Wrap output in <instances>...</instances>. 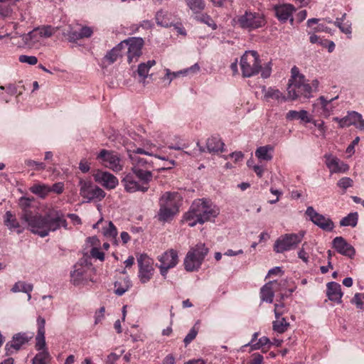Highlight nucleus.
<instances>
[{
    "mask_svg": "<svg viewBox=\"0 0 364 364\" xmlns=\"http://www.w3.org/2000/svg\"><path fill=\"white\" fill-rule=\"evenodd\" d=\"M286 119L289 121L300 119L305 123H311V118L309 116L307 111L301 109L300 111L290 110L286 114Z\"/></svg>",
    "mask_w": 364,
    "mask_h": 364,
    "instance_id": "30",
    "label": "nucleus"
},
{
    "mask_svg": "<svg viewBox=\"0 0 364 364\" xmlns=\"http://www.w3.org/2000/svg\"><path fill=\"white\" fill-rule=\"evenodd\" d=\"M120 43H123V49L127 48V58L129 63L136 62L141 55V49L144 41L141 38L132 37L126 39Z\"/></svg>",
    "mask_w": 364,
    "mask_h": 364,
    "instance_id": "11",
    "label": "nucleus"
},
{
    "mask_svg": "<svg viewBox=\"0 0 364 364\" xmlns=\"http://www.w3.org/2000/svg\"><path fill=\"white\" fill-rule=\"evenodd\" d=\"M25 164L28 167H35V170L37 171L44 170L46 168V164L44 163L38 162L31 159L26 160Z\"/></svg>",
    "mask_w": 364,
    "mask_h": 364,
    "instance_id": "52",
    "label": "nucleus"
},
{
    "mask_svg": "<svg viewBox=\"0 0 364 364\" xmlns=\"http://www.w3.org/2000/svg\"><path fill=\"white\" fill-rule=\"evenodd\" d=\"M65 36L68 37V39L70 42H75L77 40L81 39L80 31H69Z\"/></svg>",
    "mask_w": 364,
    "mask_h": 364,
    "instance_id": "55",
    "label": "nucleus"
},
{
    "mask_svg": "<svg viewBox=\"0 0 364 364\" xmlns=\"http://www.w3.org/2000/svg\"><path fill=\"white\" fill-rule=\"evenodd\" d=\"M280 285L277 281L269 282L265 284L260 289V298L262 301L272 303L274 296V290L277 286Z\"/></svg>",
    "mask_w": 364,
    "mask_h": 364,
    "instance_id": "24",
    "label": "nucleus"
},
{
    "mask_svg": "<svg viewBox=\"0 0 364 364\" xmlns=\"http://www.w3.org/2000/svg\"><path fill=\"white\" fill-rule=\"evenodd\" d=\"M45 325L46 320L42 316H39L37 318V326H38V332L37 333H45Z\"/></svg>",
    "mask_w": 364,
    "mask_h": 364,
    "instance_id": "59",
    "label": "nucleus"
},
{
    "mask_svg": "<svg viewBox=\"0 0 364 364\" xmlns=\"http://www.w3.org/2000/svg\"><path fill=\"white\" fill-rule=\"evenodd\" d=\"M160 208L158 212V219L162 222H166L171 220L174 215H176L178 212L174 211L170 208H165L164 206L159 205Z\"/></svg>",
    "mask_w": 364,
    "mask_h": 364,
    "instance_id": "42",
    "label": "nucleus"
},
{
    "mask_svg": "<svg viewBox=\"0 0 364 364\" xmlns=\"http://www.w3.org/2000/svg\"><path fill=\"white\" fill-rule=\"evenodd\" d=\"M338 97L332 98L330 100H327L323 96H321L316 102L314 104V109H318L319 114L325 117H328L333 111L334 107L331 105V102Z\"/></svg>",
    "mask_w": 364,
    "mask_h": 364,
    "instance_id": "21",
    "label": "nucleus"
},
{
    "mask_svg": "<svg viewBox=\"0 0 364 364\" xmlns=\"http://www.w3.org/2000/svg\"><path fill=\"white\" fill-rule=\"evenodd\" d=\"M326 165L328 168L330 172L333 173H344L349 168L348 164L341 161L336 156L332 155H325Z\"/></svg>",
    "mask_w": 364,
    "mask_h": 364,
    "instance_id": "19",
    "label": "nucleus"
},
{
    "mask_svg": "<svg viewBox=\"0 0 364 364\" xmlns=\"http://www.w3.org/2000/svg\"><path fill=\"white\" fill-rule=\"evenodd\" d=\"M156 21L159 26L168 28L172 26L171 18L167 14L162 10L159 11L156 14Z\"/></svg>",
    "mask_w": 364,
    "mask_h": 364,
    "instance_id": "38",
    "label": "nucleus"
},
{
    "mask_svg": "<svg viewBox=\"0 0 364 364\" xmlns=\"http://www.w3.org/2000/svg\"><path fill=\"white\" fill-rule=\"evenodd\" d=\"M93 31L92 29L90 27L88 26H84L81 28L80 31V34L81 39L83 38H89L92 36Z\"/></svg>",
    "mask_w": 364,
    "mask_h": 364,
    "instance_id": "61",
    "label": "nucleus"
},
{
    "mask_svg": "<svg viewBox=\"0 0 364 364\" xmlns=\"http://www.w3.org/2000/svg\"><path fill=\"white\" fill-rule=\"evenodd\" d=\"M291 78L289 79V82H294L295 81L301 80L305 78L304 75L299 73V68L296 66H294L291 70Z\"/></svg>",
    "mask_w": 364,
    "mask_h": 364,
    "instance_id": "50",
    "label": "nucleus"
},
{
    "mask_svg": "<svg viewBox=\"0 0 364 364\" xmlns=\"http://www.w3.org/2000/svg\"><path fill=\"white\" fill-rule=\"evenodd\" d=\"M55 28L51 26H44L41 28H36L28 33L26 40L29 39L34 42L39 41L37 38L38 36L43 38H50L55 33Z\"/></svg>",
    "mask_w": 364,
    "mask_h": 364,
    "instance_id": "23",
    "label": "nucleus"
},
{
    "mask_svg": "<svg viewBox=\"0 0 364 364\" xmlns=\"http://www.w3.org/2000/svg\"><path fill=\"white\" fill-rule=\"evenodd\" d=\"M93 177L97 183L107 189H114L119 183L117 177L107 171H97Z\"/></svg>",
    "mask_w": 364,
    "mask_h": 364,
    "instance_id": "17",
    "label": "nucleus"
},
{
    "mask_svg": "<svg viewBox=\"0 0 364 364\" xmlns=\"http://www.w3.org/2000/svg\"><path fill=\"white\" fill-rule=\"evenodd\" d=\"M156 146L149 142L147 141L144 144V148H136L133 149L134 154H145L148 156H154L152 149L155 148Z\"/></svg>",
    "mask_w": 364,
    "mask_h": 364,
    "instance_id": "46",
    "label": "nucleus"
},
{
    "mask_svg": "<svg viewBox=\"0 0 364 364\" xmlns=\"http://www.w3.org/2000/svg\"><path fill=\"white\" fill-rule=\"evenodd\" d=\"M274 146L266 145L258 147L255 151V156L260 161H271L273 158Z\"/></svg>",
    "mask_w": 364,
    "mask_h": 364,
    "instance_id": "28",
    "label": "nucleus"
},
{
    "mask_svg": "<svg viewBox=\"0 0 364 364\" xmlns=\"http://www.w3.org/2000/svg\"><path fill=\"white\" fill-rule=\"evenodd\" d=\"M269 343H270V340L266 336H262V338H260L258 340L257 342H256L254 345H252V350H259V349L262 348V347H264L267 345H269Z\"/></svg>",
    "mask_w": 364,
    "mask_h": 364,
    "instance_id": "51",
    "label": "nucleus"
},
{
    "mask_svg": "<svg viewBox=\"0 0 364 364\" xmlns=\"http://www.w3.org/2000/svg\"><path fill=\"white\" fill-rule=\"evenodd\" d=\"M156 64L154 60H148L146 63H140L138 65L137 73L142 77L143 81L147 77L150 68Z\"/></svg>",
    "mask_w": 364,
    "mask_h": 364,
    "instance_id": "39",
    "label": "nucleus"
},
{
    "mask_svg": "<svg viewBox=\"0 0 364 364\" xmlns=\"http://www.w3.org/2000/svg\"><path fill=\"white\" fill-rule=\"evenodd\" d=\"M105 167L117 172L122 170L123 166L119 154L114 151L102 149L96 156Z\"/></svg>",
    "mask_w": 364,
    "mask_h": 364,
    "instance_id": "7",
    "label": "nucleus"
},
{
    "mask_svg": "<svg viewBox=\"0 0 364 364\" xmlns=\"http://www.w3.org/2000/svg\"><path fill=\"white\" fill-rule=\"evenodd\" d=\"M181 75H185L183 70L178 72H171L169 69H166V76L170 80V82Z\"/></svg>",
    "mask_w": 364,
    "mask_h": 364,
    "instance_id": "62",
    "label": "nucleus"
},
{
    "mask_svg": "<svg viewBox=\"0 0 364 364\" xmlns=\"http://www.w3.org/2000/svg\"><path fill=\"white\" fill-rule=\"evenodd\" d=\"M90 255L93 258L99 259L100 261L105 259V254L97 247H92L90 251Z\"/></svg>",
    "mask_w": 364,
    "mask_h": 364,
    "instance_id": "58",
    "label": "nucleus"
},
{
    "mask_svg": "<svg viewBox=\"0 0 364 364\" xmlns=\"http://www.w3.org/2000/svg\"><path fill=\"white\" fill-rule=\"evenodd\" d=\"M181 197L177 192H166L159 199V205L178 212Z\"/></svg>",
    "mask_w": 364,
    "mask_h": 364,
    "instance_id": "16",
    "label": "nucleus"
},
{
    "mask_svg": "<svg viewBox=\"0 0 364 364\" xmlns=\"http://www.w3.org/2000/svg\"><path fill=\"white\" fill-rule=\"evenodd\" d=\"M276 320L272 323L273 330L278 333H283L286 332L289 327V323L287 320L281 316L279 318L275 317Z\"/></svg>",
    "mask_w": 364,
    "mask_h": 364,
    "instance_id": "37",
    "label": "nucleus"
},
{
    "mask_svg": "<svg viewBox=\"0 0 364 364\" xmlns=\"http://www.w3.org/2000/svg\"><path fill=\"white\" fill-rule=\"evenodd\" d=\"M240 67L244 77H250L261 71L262 77L267 78L272 73L271 63L262 68L259 55L255 50L245 51L240 58Z\"/></svg>",
    "mask_w": 364,
    "mask_h": 364,
    "instance_id": "3",
    "label": "nucleus"
},
{
    "mask_svg": "<svg viewBox=\"0 0 364 364\" xmlns=\"http://www.w3.org/2000/svg\"><path fill=\"white\" fill-rule=\"evenodd\" d=\"M219 213V208L210 200L200 198L195 200L192 203L188 211L185 213L183 220L189 227H194L197 224L202 225L215 218Z\"/></svg>",
    "mask_w": 364,
    "mask_h": 364,
    "instance_id": "2",
    "label": "nucleus"
},
{
    "mask_svg": "<svg viewBox=\"0 0 364 364\" xmlns=\"http://www.w3.org/2000/svg\"><path fill=\"white\" fill-rule=\"evenodd\" d=\"M122 49L123 43H119L115 47L109 50L102 60L103 66L107 67L116 62L118 58L122 55Z\"/></svg>",
    "mask_w": 364,
    "mask_h": 364,
    "instance_id": "25",
    "label": "nucleus"
},
{
    "mask_svg": "<svg viewBox=\"0 0 364 364\" xmlns=\"http://www.w3.org/2000/svg\"><path fill=\"white\" fill-rule=\"evenodd\" d=\"M209 250L204 243H198L191 247L184 259V267L188 272L198 270L203 262Z\"/></svg>",
    "mask_w": 364,
    "mask_h": 364,
    "instance_id": "4",
    "label": "nucleus"
},
{
    "mask_svg": "<svg viewBox=\"0 0 364 364\" xmlns=\"http://www.w3.org/2000/svg\"><path fill=\"white\" fill-rule=\"evenodd\" d=\"M358 220V215L356 212L350 213L347 216L343 218L340 221L341 226L355 227Z\"/></svg>",
    "mask_w": 364,
    "mask_h": 364,
    "instance_id": "44",
    "label": "nucleus"
},
{
    "mask_svg": "<svg viewBox=\"0 0 364 364\" xmlns=\"http://www.w3.org/2000/svg\"><path fill=\"white\" fill-rule=\"evenodd\" d=\"M114 286L115 294L118 296H122L129 290L132 284L129 278H125L120 281H116Z\"/></svg>",
    "mask_w": 364,
    "mask_h": 364,
    "instance_id": "33",
    "label": "nucleus"
},
{
    "mask_svg": "<svg viewBox=\"0 0 364 364\" xmlns=\"http://www.w3.org/2000/svg\"><path fill=\"white\" fill-rule=\"evenodd\" d=\"M85 267L82 265H75L74 270L70 273L71 282L75 285L80 284L85 279Z\"/></svg>",
    "mask_w": 364,
    "mask_h": 364,
    "instance_id": "31",
    "label": "nucleus"
},
{
    "mask_svg": "<svg viewBox=\"0 0 364 364\" xmlns=\"http://www.w3.org/2000/svg\"><path fill=\"white\" fill-rule=\"evenodd\" d=\"M237 23L242 28L252 31L263 27L266 24V20L262 14L246 11L238 16Z\"/></svg>",
    "mask_w": 364,
    "mask_h": 364,
    "instance_id": "6",
    "label": "nucleus"
},
{
    "mask_svg": "<svg viewBox=\"0 0 364 364\" xmlns=\"http://www.w3.org/2000/svg\"><path fill=\"white\" fill-rule=\"evenodd\" d=\"M161 274L165 278L170 269L175 267L178 262V256L176 250L170 249L158 257Z\"/></svg>",
    "mask_w": 364,
    "mask_h": 364,
    "instance_id": "10",
    "label": "nucleus"
},
{
    "mask_svg": "<svg viewBox=\"0 0 364 364\" xmlns=\"http://www.w3.org/2000/svg\"><path fill=\"white\" fill-rule=\"evenodd\" d=\"M262 92H264V98L266 100L269 99L279 100L281 98L286 100L285 97L283 96L282 93L278 89H274L273 87L265 89V87H264L262 89Z\"/></svg>",
    "mask_w": 364,
    "mask_h": 364,
    "instance_id": "41",
    "label": "nucleus"
},
{
    "mask_svg": "<svg viewBox=\"0 0 364 364\" xmlns=\"http://www.w3.org/2000/svg\"><path fill=\"white\" fill-rule=\"evenodd\" d=\"M305 214L316 226L325 231L331 232L334 228V223L329 218L316 212L312 206L307 207Z\"/></svg>",
    "mask_w": 364,
    "mask_h": 364,
    "instance_id": "13",
    "label": "nucleus"
},
{
    "mask_svg": "<svg viewBox=\"0 0 364 364\" xmlns=\"http://www.w3.org/2000/svg\"><path fill=\"white\" fill-rule=\"evenodd\" d=\"M337 185L343 190H346L353 186V180L348 177H343L338 181Z\"/></svg>",
    "mask_w": 364,
    "mask_h": 364,
    "instance_id": "53",
    "label": "nucleus"
},
{
    "mask_svg": "<svg viewBox=\"0 0 364 364\" xmlns=\"http://www.w3.org/2000/svg\"><path fill=\"white\" fill-rule=\"evenodd\" d=\"M224 145V143L218 136H213L208 138L206 142V147L208 151L210 153L218 151L222 152L223 151Z\"/></svg>",
    "mask_w": 364,
    "mask_h": 364,
    "instance_id": "29",
    "label": "nucleus"
},
{
    "mask_svg": "<svg viewBox=\"0 0 364 364\" xmlns=\"http://www.w3.org/2000/svg\"><path fill=\"white\" fill-rule=\"evenodd\" d=\"M4 223L10 230H16L18 233L22 232L20 229L19 223L17 221L16 216L11 211H6L4 215Z\"/></svg>",
    "mask_w": 364,
    "mask_h": 364,
    "instance_id": "32",
    "label": "nucleus"
},
{
    "mask_svg": "<svg viewBox=\"0 0 364 364\" xmlns=\"http://www.w3.org/2000/svg\"><path fill=\"white\" fill-rule=\"evenodd\" d=\"M32 338L26 333H18L13 336L11 341L5 346L6 355L9 356L17 353L23 346L28 343Z\"/></svg>",
    "mask_w": 364,
    "mask_h": 364,
    "instance_id": "14",
    "label": "nucleus"
},
{
    "mask_svg": "<svg viewBox=\"0 0 364 364\" xmlns=\"http://www.w3.org/2000/svg\"><path fill=\"white\" fill-rule=\"evenodd\" d=\"M20 205L22 208L21 220L27 224L28 230L41 237H45L50 232H55L62 227L68 228L65 215L57 208H50L41 215L29 209L31 200L25 197L21 198Z\"/></svg>",
    "mask_w": 364,
    "mask_h": 364,
    "instance_id": "1",
    "label": "nucleus"
},
{
    "mask_svg": "<svg viewBox=\"0 0 364 364\" xmlns=\"http://www.w3.org/2000/svg\"><path fill=\"white\" fill-rule=\"evenodd\" d=\"M198 329L196 328V327H193L189 333L186 335L185 337L183 342L186 346H187L191 342H192L196 337L198 334Z\"/></svg>",
    "mask_w": 364,
    "mask_h": 364,
    "instance_id": "49",
    "label": "nucleus"
},
{
    "mask_svg": "<svg viewBox=\"0 0 364 364\" xmlns=\"http://www.w3.org/2000/svg\"><path fill=\"white\" fill-rule=\"evenodd\" d=\"M64 191V184L62 182H58L54 183L52 186H50V193L54 192L57 194H60Z\"/></svg>",
    "mask_w": 364,
    "mask_h": 364,
    "instance_id": "57",
    "label": "nucleus"
},
{
    "mask_svg": "<svg viewBox=\"0 0 364 364\" xmlns=\"http://www.w3.org/2000/svg\"><path fill=\"white\" fill-rule=\"evenodd\" d=\"M127 192L134 193L136 191L146 192L149 188V186L141 185L136 181L132 174H127L122 181Z\"/></svg>",
    "mask_w": 364,
    "mask_h": 364,
    "instance_id": "20",
    "label": "nucleus"
},
{
    "mask_svg": "<svg viewBox=\"0 0 364 364\" xmlns=\"http://www.w3.org/2000/svg\"><path fill=\"white\" fill-rule=\"evenodd\" d=\"M153 262V259L146 254H141L137 257L139 277L141 283L148 282L152 277L154 271Z\"/></svg>",
    "mask_w": 364,
    "mask_h": 364,
    "instance_id": "12",
    "label": "nucleus"
},
{
    "mask_svg": "<svg viewBox=\"0 0 364 364\" xmlns=\"http://www.w3.org/2000/svg\"><path fill=\"white\" fill-rule=\"evenodd\" d=\"M295 11V8L292 4H285L275 6L276 16L280 21L286 22L288 19L291 23H293L294 18L292 14Z\"/></svg>",
    "mask_w": 364,
    "mask_h": 364,
    "instance_id": "22",
    "label": "nucleus"
},
{
    "mask_svg": "<svg viewBox=\"0 0 364 364\" xmlns=\"http://www.w3.org/2000/svg\"><path fill=\"white\" fill-rule=\"evenodd\" d=\"M332 246L339 254L349 258H353L355 254V248L341 236L333 240Z\"/></svg>",
    "mask_w": 364,
    "mask_h": 364,
    "instance_id": "18",
    "label": "nucleus"
},
{
    "mask_svg": "<svg viewBox=\"0 0 364 364\" xmlns=\"http://www.w3.org/2000/svg\"><path fill=\"white\" fill-rule=\"evenodd\" d=\"M127 152L133 166H138L139 168L149 167L151 164L146 159L137 156L138 154H134L133 150L127 149Z\"/></svg>",
    "mask_w": 364,
    "mask_h": 364,
    "instance_id": "36",
    "label": "nucleus"
},
{
    "mask_svg": "<svg viewBox=\"0 0 364 364\" xmlns=\"http://www.w3.org/2000/svg\"><path fill=\"white\" fill-rule=\"evenodd\" d=\"M103 235L114 245H117V230L112 222L109 221L107 227L102 229Z\"/></svg>",
    "mask_w": 364,
    "mask_h": 364,
    "instance_id": "34",
    "label": "nucleus"
},
{
    "mask_svg": "<svg viewBox=\"0 0 364 364\" xmlns=\"http://www.w3.org/2000/svg\"><path fill=\"white\" fill-rule=\"evenodd\" d=\"M339 29L341 30V31L343 33H346V34H349L350 35L351 34V25L350 23H348V22L347 23H343L341 25V26L339 27Z\"/></svg>",
    "mask_w": 364,
    "mask_h": 364,
    "instance_id": "63",
    "label": "nucleus"
},
{
    "mask_svg": "<svg viewBox=\"0 0 364 364\" xmlns=\"http://www.w3.org/2000/svg\"><path fill=\"white\" fill-rule=\"evenodd\" d=\"M188 7L194 13L199 14L205 9L204 0H185Z\"/></svg>",
    "mask_w": 364,
    "mask_h": 364,
    "instance_id": "40",
    "label": "nucleus"
},
{
    "mask_svg": "<svg viewBox=\"0 0 364 364\" xmlns=\"http://www.w3.org/2000/svg\"><path fill=\"white\" fill-rule=\"evenodd\" d=\"M50 355L46 350L38 353L32 359V364H49Z\"/></svg>",
    "mask_w": 364,
    "mask_h": 364,
    "instance_id": "43",
    "label": "nucleus"
},
{
    "mask_svg": "<svg viewBox=\"0 0 364 364\" xmlns=\"http://www.w3.org/2000/svg\"><path fill=\"white\" fill-rule=\"evenodd\" d=\"M287 91L288 97L292 100L299 97L309 98L311 96L312 87L304 78L294 82H289Z\"/></svg>",
    "mask_w": 364,
    "mask_h": 364,
    "instance_id": "9",
    "label": "nucleus"
},
{
    "mask_svg": "<svg viewBox=\"0 0 364 364\" xmlns=\"http://www.w3.org/2000/svg\"><path fill=\"white\" fill-rule=\"evenodd\" d=\"M36 348L38 350H46V339H45V333H37L36 337Z\"/></svg>",
    "mask_w": 364,
    "mask_h": 364,
    "instance_id": "48",
    "label": "nucleus"
},
{
    "mask_svg": "<svg viewBox=\"0 0 364 364\" xmlns=\"http://www.w3.org/2000/svg\"><path fill=\"white\" fill-rule=\"evenodd\" d=\"M326 294L329 300L338 304L341 303L343 292L339 284L334 282H328L327 284Z\"/></svg>",
    "mask_w": 364,
    "mask_h": 364,
    "instance_id": "26",
    "label": "nucleus"
},
{
    "mask_svg": "<svg viewBox=\"0 0 364 364\" xmlns=\"http://www.w3.org/2000/svg\"><path fill=\"white\" fill-rule=\"evenodd\" d=\"M33 286L31 284H27L23 282H18L14 284L11 288V291L16 293L22 291L24 293H31L33 291Z\"/></svg>",
    "mask_w": 364,
    "mask_h": 364,
    "instance_id": "45",
    "label": "nucleus"
},
{
    "mask_svg": "<svg viewBox=\"0 0 364 364\" xmlns=\"http://www.w3.org/2000/svg\"><path fill=\"white\" fill-rule=\"evenodd\" d=\"M285 311V306L283 302L280 301L274 304V314L275 317L279 318L284 314Z\"/></svg>",
    "mask_w": 364,
    "mask_h": 364,
    "instance_id": "56",
    "label": "nucleus"
},
{
    "mask_svg": "<svg viewBox=\"0 0 364 364\" xmlns=\"http://www.w3.org/2000/svg\"><path fill=\"white\" fill-rule=\"evenodd\" d=\"M30 191L33 194L44 198L50 193V186L44 183H36L30 188Z\"/></svg>",
    "mask_w": 364,
    "mask_h": 364,
    "instance_id": "35",
    "label": "nucleus"
},
{
    "mask_svg": "<svg viewBox=\"0 0 364 364\" xmlns=\"http://www.w3.org/2000/svg\"><path fill=\"white\" fill-rule=\"evenodd\" d=\"M304 235V231H300L299 233H287L281 235L274 244V251L277 253H283L296 249L302 241Z\"/></svg>",
    "mask_w": 364,
    "mask_h": 364,
    "instance_id": "5",
    "label": "nucleus"
},
{
    "mask_svg": "<svg viewBox=\"0 0 364 364\" xmlns=\"http://www.w3.org/2000/svg\"><path fill=\"white\" fill-rule=\"evenodd\" d=\"M263 361V356L259 353H254L251 359L247 364H262Z\"/></svg>",
    "mask_w": 364,
    "mask_h": 364,
    "instance_id": "60",
    "label": "nucleus"
},
{
    "mask_svg": "<svg viewBox=\"0 0 364 364\" xmlns=\"http://www.w3.org/2000/svg\"><path fill=\"white\" fill-rule=\"evenodd\" d=\"M353 304H355L357 308L360 309H364V304L363 301L362 294L357 293L354 295L353 298L351 300Z\"/></svg>",
    "mask_w": 364,
    "mask_h": 364,
    "instance_id": "54",
    "label": "nucleus"
},
{
    "mask_svg": "<svg viewBox=\"0 0 364 364\" xmlns=\"http://www.w3.org/2000/svg\"><path fill=\"white\" fill-rule=\"evenodd\" d=\"M132 170L141 185L149 186V183L153 178L152 173L150 171L144 170L138 166H133Z\"/></svg>",
    "mask_w": 364,
    "mask_h": 364,
    "instance_id": "27",
    "label": "nucleus"
},
{
    "mask_svg": "<svg viewBox=\"0 0 364 364\" xmlns=\"http://www.w3.org/2000/svg\"><path fill=\"white\" fill-rule=\"evenodd\" d=\"M18 60L22 63H27L31 65H34L38 63V58L33 55H21Z\"/></svg>",
    "mask_w": 364,
    "mask_h": 364,
    "instance_id": "47",
    "label": "nucleus"
},
{
    "mask_svg": "<svg viewBox=\"0 0 364 364\" xmlns=\"http://www.w3.org/2000/svg\"><path fill=\"white\" fill-rule=\"evenodd\" d=\"M120 355H117L114 353H111L107 358V364H114L115 362L119 358Z\"/></svg>",
    "mask_w": 364,
    "mask_h": 364,
    "instance_id": "64",
    "label": "nucleus"
},
{
    "mask_svg": "<svg viewBox=\"0 0 364 364\" xmlns=\"http://www.w3.org/2000/svg\"><path fill=\"white\" fill-rule=\"evenodd\" d=\"M333 120L337 122L341 128L354 125L360 129L364 130V120L362 115L354 111L348 112L347 116L341 119L334 117Z\"/></svg>",
    "mask_w": 364,
    "mask_h": 364,
    "instance_id": "15",
    "label": "nucleus"
},
{
    "mask_svg": "<svg viewBox=\"0 0 364 364\" xmlns=\"http://www.w3.org/2000/svg\"><path fill=\"white\" fill-rule=\"evenodd\" d=\"M79 185L80 186V194L87 202L95 199L101 200L105 196V191L100 187L94 185L91 181L80 179Z\"/></svg>",
    "mask_w": 364,
    "mask_h": 364,
    "instance_id": "8",
    "label": "nucleus"
}]
</instances>
